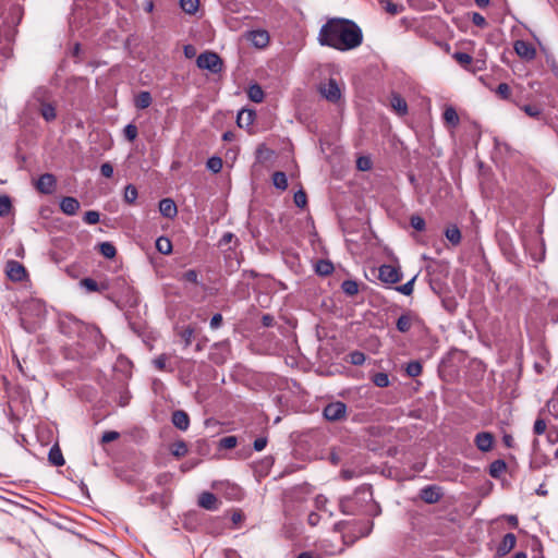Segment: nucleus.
I'll return each mask as SVG.
<instances>
[{"label":"nucleus","mask_w":558,"mask_h":558,"mask_svg":"<svg viewBox=\"0 0 558 558\" xmlns=\"http://www.w3.org/2000/svg\"><path fill=\"white\" fill-rule=\"evenodd\" d=\"M378 278L385 283L393 284L402 279V274L399 267L385 264L378 268Z\"/></svg>","instance_id":"nucleus-7"},{"label":"nucleus","mask_w":558,"mask_h":558,"mask_svg":"<svg viewBox=\"0 0 558 558\" xmlns=\"http://www.w3.org/2000/svg\"><path fill=\"white\" fill-rule=\"evenodd\" d=\"M525 547H529L532 553L531 558H545L543 555V546L541 541L535 537L531 536L529 539L525 541Z\"/></svg>","instance_id":"nucleus-21"},{"label":"nucleus","mask_w":558,"mask_h":558,"mask_svg":"<svg viewBox=\"0 0 558 558\" xmlns=\"http://www.w3.org/2000/svg\"><path fill=\"white\" fill-rule=\"evenodd\" d=\"M496 94L501 98V99H509L510 97V94H511V88L510 86L507 84V83H500L497 88H496Z\"/></svg>","instance_id":"nucleus-49"},{"label":"nucleus","mask_w":558,"mask_h":558,"mask_svg":"<svg viewBox=\"0 0 558 558\" xmlns=\"http://www.w3.org/2000/svg\"><path fill=\"white\" fill-rule=\"evenodd\" d=\"M4 25L8 27V28H11V27H14L16 26L21 20H22V16H23V8L20 5V4H12L8 11L5 12V15H4Z\"/></svg>","instance_id":"nucleus-11"},{"label":"nucleus","mask_w":558,"mask_h":558,"mask_svg":"<svg viewBox=\"0 0 558 558\" xmlns=\"http://www.w3.org/2000/svg\"><path fill=\"white\" fill-rule=\"evenodd\" d=\"M171 452L175 457H183L187 452V446L184 441H177L173 445Z\"/></svg>","instance_id":"nucleus-48"},{"label":"nucleus","mask_w":558,"mask_h":558,"mask_svg":"<svg viewBox=\"0 0 558 558\" xmlns=\"http://www.w3.org/2000/svg\"><path fill=\"white\" fill-rule=\"evenodd\" d=\"M412 326V319L409 314H402L398 319L396 327L400 332H408Z\"/></svg>","instance_id":"nucleus-32"},{"label":"nucleus","mask_w":558,"mask_h":558,"mask_svg":"<svg viewBox=\"0 0 558 558\" xmlns=\"http://www.w3.org/2000/svg\"><path fill=\"white\" fill-rule=\"evenodd\" d=\"M156 247L161 254H169L172 251V244L168 238L160 236L156 241Z\"/></svg>","instance_id":"nucleus-37"},{"label":"nucleus","mask_w":558,"mask_h":558,"mask_svg":"<svg viewBox=\"0 0 558 558\" xmlns=\"http://www.w3.org/2000/svg\"><path fill=\"white\" fill-rule=\"evenodd\" d=\"M506 470V462L504 460H495L489 465V474L492 477L498 478Z\"/></svg>","instance_id":"nucleus-30"},{"label":"nucleus","mask_w":558,"mask_h":558,"mask_svg":"<svg viewBox=\"0 0 558 558\" xmlns=\"http://www.w3.org/2000/svg\"><path fill=\"white\" fill-rule=\"evenodd\" d=\"M40 113L47 122L53 121L57 117L56 108L51 104H43Z\"/></svg>","instance_id":"nucleus-35"},{"label":"nucleus","mask_w":558,"mask_h":558,"mask_svg":"<svg viewBox=\"0 0 558 558\" xmlns=\"http://www.w3.org/2000/svg\"><path fill=\"white\" fill-rule=\"evenodd\" d=\"M442 119L451 128H456L460 121L456 109L451 106L445 109L442 113Z\"/></svg>","instance_id":"nucleus-25"},{"label":"nucleus","mask_w":558,"mask_h":558,"mask_svg":"<svg viewBox=\"0 0 558 558\" xmlns=\"http://www.w3.org/2000/svg\"><path fill=\"white\" fill-rule=\"evenodd\" d=\"M340 511L343 514L354 515L367 513L369 515H378L380 508L373 499V492L369 485H362L354 492L353 497H342L339 500Z\"/></svg>","instance_id":"nucleus-2"},{"label":"nucleus","mask_w":558,"mask_h":558,"mask_svg":"<svg viewBox=\"0 0 558 558\" xmlns=\"http://www.w3.org/2000/svg\"><path fill=\"white\" fill-rule=\"evenodd\" d=\"M333 270V266L330 262L319 260L316 265V271L319 275L327 276L331 274Z\"/></svg>","instance_id":"nucleus-43"},{"label":"nucleus","mask_w":558,"mask_h":558,"mask_svg":"<svg viewBox=\"0 0 558 558\" xmlns=\"http://www.w3.org/2000/svg\"><path fill=\"white\" fill-rule=\"evenodd\" d=\"M199 0H180V5L185 13L194 14L198 9Z\"/></svg>","instance_id":"nucleus-39"},{"label":"nucleus","mask_w":558,"mask_h":558,"mask_svg":"<svg viewBox=\"0 0 558 558\" xmlns=\"http://www.w3.org/2000/svg\"><path fill=\"white\" fill-rule=\"evenodd\" d=\"M267 446V438L266 437H258L254 440V449L256 451H262Z\"/></svg>","instance_id":"nucleus-64"},{"label":"nucleus","mask_w":558,"mask_h":558,"mask_svg":"<svg viewBox=\"0 0 558 558\" xmlns=\"http://www.w3.org/2000/svg\"><path fill=\"white\" fill-rule=\"evenodd\" d=\"M549 459L546 454L539 452L536 447H533V451L531 453L530 468L531 469H541L542 466L548 463Z\"/></svg>","instance_id":"nucleus-20"},{"label":"nucleus","mask_w":558,"mask_h":558,"mask_svg":"<svg viewBox=\"0 0 558 558\" xmlns=\"http://www.w3.org/2000/svg\"><path fill=\"white\" fill-rule=\"evenodd\" d=\"M247 96L250 100L259 104L264 100L265 94L263 88L258 84H253L248 87Z\"/></svg>","instance_id":"nucleus-26"},{"label":"nucleus","mask_w":558,"mask_h":558,"mask_svg":"<svg viewBox=\"0 0 558 558\" xmlns=\"http://www.w3.org/2000/svg\"><path fill=\"white\" fill-rule=\"evenodd\" d=\"M167 355L166 354H160L159 356H157L156 359H154L153 363L155 365L156 368H158L159 371H168L167 368ZM173 369L170 368L169 372H172Z\"/></svg>","instance_id":"nucleus-52"},{"label":"nucleus","mask_w":558,"mask_h":558,"mask_svg":"<svg viewBox=\"0 0 558 558\" xmlns=\"http://www.w3.org/2000/svg\"><path fill=\"white\" fill-rule=\"evenodd\" d=\"M495 438L489 432H481L475 435L474 444L480 451L488 452L492 450Z\"/></svg>","instance_id":"nucleus-12"},{"label":"nucleus","mask_w":558,"mask_h":558,"mask_svg":"<svg viewBox=\"0 0 558 558\" xmlns=\"http://www.w3.org/2000/svg\"><path fill=\"white\" fill-rule=\"evenodd\" d=\"M348 408L342 401H333L328 403L324 410L323 415L329 422H340L347 418Z\"/></svg>","instance_id":"nucleus-5"},{"label":"nucleus","mask_w":558,"mask_h":558,"mask_svg":"<svg viewBox=\"0 0 558 558\" xmlns=\"http://www.w3.org/2000/svg\"><path fill=\"white\" fill-rule=\"evenodd\" d=\"M153 102V98L149 92L143 90L140 92L134 100V105L137 109H146L148 108Z\"/></svg>","instance_id":"nucleus-24"},{"label":"nucleus","mask_w":558,"mask_h":558,"mask_svg":"<svg viewBox=\"0 0 558 558\" xmlns=\"http://www.w3.org/2000/svg\"><path fill=\"white\" fill-rule=\"evenodd\" d=\"M197 278H198V275H197L196 270L190 269L182 275L181 280L186 281V282L197 283Z\"/></svg>","instance_id":"nucleus-58"},{"label":"nucleus","mask_w":558,"mask_h":558,"mask_svg":"<svg viewBox=\"0 0 558 558\" xmlns=\"http://www.w3.org/2000/svg\"><path fill=\"white\" fill-rule=\"evenodd\" d=\"M410 222L412 228L417 231H423L425 229V220L420 216H412Z\"/></svg>","instance_id":"nucleus-55"},{"label":"nucleus","mask_w":558,"mask_h":558,"mask_svg":"<svg viewBox=\"0 0 558 558\" xmlns=\"http://www.w3.org/2000/svg\"><path fill=\"white\" fill-rule=\"evenodd\" d=\"M371 166H372V162L368 158L366 157H360L357 160H356V167L359 170H362V171H367L371 169Z\"/></svg>","instance_id":"nucleus-59"},{"label":"nucleus","mask_w":558,"mask_h":558,"mask_svg":"<svg viewBox=\"0 0 558 558\" xmlns=\"http://www.w3.org/2000/svg\"><path fill=\"white\" fill-rule=\"evenodd\" d=\"M546 427H547V425H546L545 420H543V418H537V420L535 421V423H534V427H533V429H534V433H535L536 435H542V434H544V433H545Z\"/></svg>","instance_id":"nucleus-60"},{"label":"nucleus","mask_w":558,"mask_h":558,"mask_svg":"<svg viewBox=\"0 0 558 558\" xmlns=\"http://www.w3.org/2000/svg\"><path fill=\"white\" fill-rule=\"evenodd\" d=\"M206 166L214 173H218L222 169V160L220 157L214 156L208 158Z\"/></svg>","instance_id":"nucleus-42"},{"label":"nucleus","mask_w":558,"mask_h":558,"mask_svg":"<svg viewBox=\"0 0 558 558\" xmlns=\"http://www.w3.org/2000/svg\"><path fill=\"white\" fill-rule=\"evenodd\" d=\"M48 460L52 465L56 466H62L65 463L61 449L58 445H54L50 448Z\"/></svg>","instance_id":"nucleus-23"},{"label":"nucleus","mask_w":558,"mask_h":558,"mask_svg":"<svg viewBox=\"0 0 558 558\" xmlns=\"http://www.w3.org/2000/svg\"><path fill=\"white\" fill-rule=\"evenodd\" d=\"M238 438L235 436H226L219 440L220 449H232L236 446Z\"/></svg>","instance_id":"nucleus-45"},{"label":"nucleus","mask_w":558,"mask_h":558,"mask_svg":"<svg viewBox=\"0 0 558 558\" xmlns=\"http://www.w3.org/2000/svg\"><path fill=\"white\" fill-rule=\"evenodd\" d=\"M57 186V180L56 177L51 173H44L41 174L37 182H36V189L43 193V194H52Z\"/></svg>","instance_id":"nucleus-9"},{"label":"nucleus","mask_w":558,"mask_h":558,"mask_svg":"<svg viewBox=\"0 0 558 558\" xmlns=\"http://www.w3.org/2000/svg\"><path fill=\"white\" fill-rule=\"evenodd\" d=\"M193 333L194 330L191 327H186L180 332V337L184 341L185 347H189L192 343Z\"/></svg>","instance_id":"nucleus-54"},{"label":"nucleus","mask_w":558,"mask_h":558,"mask_svg":"<svg viewBox=\"0 0 558 558\" xmlns=\"http://www.w3.org/2000/svg\"><path fill=\"white\" fill-rule=\"evenodd\" d=\"M371 379L373 384L379 388H386L390 384L388 374L384 372L375 373Z\"/></svg>","instance_id":"nucleus-31"},{"label":"nucleus","mask_w":558,"mask_h":558,"mask_svg":"<svg viewBox=\"0 0 558 558\" xmlns=\"http://www.w3.org/2000/svg\"><path fill=\"white\" fill-rule=\"evenodd\" d=\"M99 219H100V215L96 210L86 211L84 215V218H83L84 222L87 225H96L99 222Z\"/></svg>","instance_id":"nucleus-47"},{"label":"nucleus","mask_w":558,"mask_h":558,"mask_svg":"<svg viewBox=\"0 0 558 558\" xmlns=\"http://www.w3.org/2000/svg\"><path fill=\"white\" fill-rule=\"evenodd\" d=\"M341 289L349 296H353L359 292L357 282L354 280H344L341 284Z\"/></svg>","instance_id":"nucleus-36"},{"label":"nucleus","mask_w":558,"mask_h":558,"mask_svg":"<svg viewBox=\"0 0 558 558\" xmlns=\"http://www.w3.org/2000/svg\"><path fill=\"white\" fill-rule=\"evenodd\" d=\"M272 183L276 189L284 191L288 187V179L284 172L276 171L272 174Z\"/></svg>","instance_id":"nucleus-29"},{"label":"nucleus","mask_w":558,"mask_h":558,"mask_svg":"<svg viewBox=\"0 0 558 558\" xmlns=\"http://www.w3.org/2000/svg\"><path fill=\"white\" fill-rule=\"evenodd\" d=\"M5 274L11 281L21 282L27 277L25 267L17 260L7 262Z\"/></svg>","instance_id":"nucleus-8"},{"label":"nucleus","mask_w":558,"mask_h":558,"mask_svg":"<svg viewBox=\"0 0 558 558\" xmlns=\"http://www.w3.org/2000/svg\"><path fill=\"white\" fill-rule=\"evenodd\" d=\"M159 211L163 217L172 219L177 216L178 208L171 198H163L159 202Z\"/></svg>","instance_id":"nucleus-17"},{"label":"nucleus","mask_w":558,"mask_h":558,"mask_svg":"<svg viewBox=\"0 0 558 558\" xmlns=\"http://www.w3.org/2000/svg\"><path fill=\"white\" fill-rule=\"evenodd\" d=\"M531 257L533 260L535 262H543L544 258H545V243H544V240L541 239V242H539V255L537 256L536 253H531Z\"/></svg>","instance_id":"nucleus-61"},{"label":"nucleus","mask_w":558,"mask_h":558,"mask_svg":"<svg viewBox=\"0 0 558 558\" xmlns=\"http://www.w3.org/2000/svg\"><path fill=\"white\" fill-rule=\"evenodd\" d=\"M99 251L106 258H113L117 254V250L111 242H102L99 245Z\"/></svg>","instance_id":"nucleus-38"},{"label":"nucleus","mask_w":558,"mask_h":558,"mask_svg":"<svg viewBox=\"0 0 558 558\" xmlns=\"http://www.w3.org/2000/svg\"><path fill=\"white\" fill-rule=\"evenodd\" d=\"M517 542V537L512 533H507L500 544L497 547V556L502 557L506 556L510 550L514 547Z\"/></svg>","instance_id":"nucleus-14"},{"label":"nucleus","mask_w":558,"mask_h":558,"mask_svg":"<svg viewBox=\"0 0 558 558\" xmlns=\"http://www.w3.org/2000/svg\"><path fill=\"white\" fill-rule=\"evenodd\" d=\"M60 209L68 216H74L80 209V202L72 196H65L60 202Z\"/></svg>","instance_id":"nucleus-13"},{"label":"nucleus","mask_w":558,"mask_h":558,"mask_svg":"<svg viewBox=\"0 0 558 558\" xmlns=\"http://www.w3.org/2000/svg\"><path fill=\"white\" fill-rule=\"evenodd\" d=\"M319 90L322 95L331 102H337L341 98V90L337 81L333 78H330Z\"/></svg>","instance_id":"nucleus-10"},{"label":"nucleus","mask_w":558,"mask_h":558,"mask_svg":"<svg viewBox=\"0 0 558 558\" xmlns=\"http://www.w3.org/2000/svg\"><path fill=\"white\" fill-rule=\"evenodd\" d=\"M365 354L361 351H352L348 355V361L355 366L363 365L365 362Z\"/></svg>","instance_id":"nucleus-40"},{"label":"nucleus","mask_w":558,"mask_h":558,"mask_svg":"<svg viewBox=\"0 0 558 558\" xmlns=\"http://www.w3.org/2000/svg\"><path fill=\"white\" fill-rule=\"evenodd\" d=\"M317 40L320 46L349 51L362 45L363 33L352 20L332 17L322 25Z\"/></svg>","instance_id":"nucleus-1"},{"label":"nucleus","mask_w":558,"mask_h":558,"mask_svg":"<svg viewBox=\"0 0 558 558\" xmlns=\"http://www.w3.org/2000/svg\"><path fill=\"white\" fill-rule=\"evenodd\" d=\"M534 43H530L525 39V47H524V58L525 63L537 60L541 65V70H537V72L542 73L545 68V63L548 68H554L555 60L550 52L548 51L547 47L542 43L541 38L536 36L534 33H532Z\"/></svg>","instance_id":"nucleus-3"},{"label":"nucleus","mask_w":558,"mask_h":558,"mask_svg":"<svg viewBox=\"0 0 558 558\" xmlns=\"http://www.w3.org/2000/svg\"><path fill=\"white\" fill-rule=\"evenodd\" d=\"M196 65L202 70H207L213 74H218L222 71V59L213 51L202 52L196 59Z\"/></svg>","instance_id":"nucleus-4"},{"label":"nucleus","mask_w":558,"mask_h":558,"mask_svg":"<svg viewBox=\"0 0 558 558\" xmlns=\"http://www.w3.org/2000/svg\"><path fill=\"white\" fill-rule=\"evenodd\" d=\"M120 437V434L116 430H108V432H105L101 436V442L102 444H108V442H111L113 440H117L118 438Z\"/></svg>","instance_id":"nucleus-57"},{"label":"nucleus","mask_w":558,"mask_h":558,"mask_svg":"<svg viewBox=\"0 0 558 558\" xmlns=\"http://www.w3.org/2000/svg\"><path fill=\"white\" fill-rule=\"evenodd\" d=\"M138 196L137 190L133 184L126 185L124 190V201L129 204H134Z\"/></svg>","instance_id":"nucleus-41"},{"label":"nucleus","mask_w":558,"mask_h":558,"mask_svg":"<svg viewBox=\"0 0 558 558\" xmlns=\"http://www.w3.org/2000/svg\"><path fill=\"white\" fill-rule=\"evenodd\" d=\"M100 173L105 178H111L113 175V167L109 162H105L100 166Z\"/></svg>","instance_id":"nucleus-62"},{"label":"nucleus","mask_w":558,"mask_h":558,"mask_svg":"<svg viewBox=\"0 0 558 558\" xmlns=\"http://www.w3.org/2000/svg\"><path fill=\"white\" fill-rule=\"evenodd\" d=\"M471 21L474 25L482 27V28L487 25L486 19L477 12H473L471 14Z\"/></svg>","instance_id":"nucleus-56"},{"label":"nucleus","mask_w":558,"mask_h":558,"mask_svg":"<svg viewBox=\"0 0 558 558\" xmlns=\"http://www.w3.org/2000/svg\"><path fill=\"white\" fill-rule=\"evenodd\" d=\"M533 354L535 355L533 368L537 375H542L549 365V352L544 345V343L538 342L533 348Z\"/></svg>","instance_id":"nucleus-6"},{"label":"nucleus","mask_w":558,"mask_h":558,"mask_svg":"<svg viewBox=\"0 0 558 558\" xmlns=\"http://www.w3.org/2000/svg\"><path fill=\"white\" fill-rule=\"evenodd\" d=\"M172 424L180 430H186L190 426V417L183 410H177L171 416Z\"/></svg>","instance_id":"nucleus-15"},{"label":"nucleus","mask_w":558,"mask_h":558,"mask_svg":"<svg viewBox=\"0 0 558 558\" xmlns=\"http://www.w3.org/2000/svg\"><path fill=\"white\" fill-rule=\"evenodd\" d=\"M222 315L217 313L215 314L209 323V326L211 329H218L222 325Z\"/></svg>","instance_id":"nucleus-63"},{"label":"nucleus","mask_w":558,"mask_h":558,"mask_svg":"<svg viewBox=\"0 0 558 558\" xmlns=\"http://www.w3.org/2000/svg\"><path fill=\"white\" fill-rule=\"evenodd\" d=\"M391 107L399 116H404L408 113V105L404 98H402L398 94H392L390 99Z\"/></svg>","instance_id":"nucleus-22"},{"label":"nucleus","mask_w":558,"mask_h":558,"mask_svg":"<svg viewBox=\"0 0 558 558\" xmlns=\"http://www.w3.org/2000/svg\"><path fill=\"white\" fill-rule=\"evenodd\" d=\"M445 235L447 240L453 245H458L461 242V231L457 226H451L447 228L445 231Z\"/></svg>","instance_id":"nucleus-27"},{"label":"nucleus","mask_w":558,"mask_h":558,"mask_svg":"<svg viewBox=\"0 0 558 558\" xmlns=\"http://www.w3.org/2000/svg\"><path fill=\"white\" fill-rule=\"evenodd\" d=\"M123 133L128 141L133 142L137 137V128L135 124L130 123L124 128Z\"/></svg>","instance_id":"nucleus-50"},{"label":"nucleus","mask_w":558,"mask_h":558,"mask_svg":"<svg viewBox=\"0 0 558 558\" xmlns=\"http://www.w3.org/2000/svg\"><path fill=\"white\" fill-rule=\"evenodd\" d=\"M416 279V276H414L412 279H410L408 282H405L404 284H401V286H398L396 288V290L403 294V295H411L413 293V289H414V281Z\"/></svg>","instance_id":"nucleus-44"},{"label":"nucleus","mask_w":558,"mask_h":558,"mask_svg":"<svg viewBox=\"0 0 558 558\" xmlns=\"http://www.w3.org/2000/svg\"><path fill=\"white\" fill-rule=\"evenodd\" d=\"M293 199L298 207L303 208L307 202L306 193L303 190H300L294 194Z\"/></svg>","instance_id":"nucleus-53"},{"label":"nucleus","mask_w":558,"mask_h":558,"mask_svg":"<svg viewBox=\"0 0 558 558\" xmlns=\"http://www.w3.org/2000/svg\"><path fill=\"white\" fill-rule=\"evenodd\" d=\"M452 58L464 69H469V65L471 64L473 58L471 54L466 52L456 51L452 54Z\"/></svg>","instance_id":"nucleus-34"},{"label":"nucleus","mask_w":558,"mask_h":558,"mask_svg":"<svg viewBox=\"0 0 558 558\" xmlns=\"http://www.w3.org/2000/svg\"><path fill=\"white\" fill-rule=\"evenodd\" d=\"M422 364L418 361H411L407 364L405 373L409 377H417L422 373Z\"/></svg>","instance_id":"nucleus-33"},{"label":"nucleus","mask_w":558,"mask_h":558,"mask_svg":"<svg viewBox=\"0 0 558 558\" xmlns=\"http://www.w3.org/2000/svg\"><path fill=\"white\" fill-rule=\"evenodd\" d=\"M248 39L257 48H264L269 43V35L264 29L252 31L248 35Z\"/></svg>","instance_id":"nucleus-18"},{"label":"nucleus","mask_w":558,"mask_h":558,"mask_svg":"<svg viewBox=\"0 0 558 558\" xmlns=\"http://www.w3.org/2000/svg\"><path fill=\"white\" fill-rule=\"evenodd\" d=\"M198 506L206 510H217L218 500L217 497L209 492H203L198 497Z\"/></svg>","instance_id":"nucleus-16"},{"label":"nucleus","mask_w":558,"mask_h":558,"mask_svg":"<svg viewBox=\"0 0 558 558\" xmlns=\"http://www.w3.org/2000/svg\"><path fill=\"white\" fill-rule=\"evenodd\" d=\"M12 208L11 199L9 196L0 197V216H7L10 214Z\"/></svg>","instance_id":"nucleus-46"},{"label":"nucleus","mask_w":558,"mask_h":558,"mask_svg":"<svg viewBox=\"0 0 558 558\" xmlns=\"http://www.w3.org/2000/svg\"><path fill=\"white\" fill-rule=\"evenodd\" d=\"M255 113L251 110H242L238 114V124L240 128L250 126L254 121Z\"/></svg>","instance_id":"nucleus-28"},{"label":"nucleus","mask_w":558,"mask_h":558,"mask_svg":"<svg viewBox=\"0 0 558 558\" xmlns=\"http://www.w3.org/2000/svg\"><path fill=\"white\" fill-rule=\"evenodd\" d=\"M81 286L84 287L87 291L95 292L99 291L100 288L98 283L92 278H84L81 280Z\"/></svg>","instance_id":"nucleus-51"},{"label":"nucleus","mask_w":558,"mask_h":558,"mask_svg":"<svg viewBox=\"0 0 558 558\" xmlns=\"http://www.w3.org/2000/svg\"><path fill=\"white\" fill-rule=\"evenodd\" d=\"M421 498L427 504H435L441 498V493L436 486H426L421 490Z\"/></svg>","instance_id":"nucleus-19"}]
</instances>
